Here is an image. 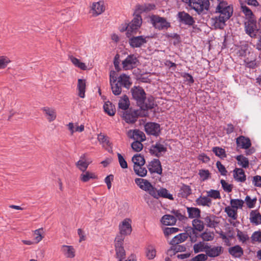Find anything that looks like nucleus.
Masks as SVG:
<instances>
[{
  "mask_svg": "<svg viewBox=\"0 0 261 261\" xmlns=\"http://www.w3.org/2000/svg\"><path fill=\"white\" fill-rule=\"evenodd\" d=\"M91 163V161H85L83 160H79V161L76 163L75 165L80 171H82L83 172H84L86 171L87 169L88 168L89 165Z\"/></svg>",
  "mask_w": 261,
  "mask_h": 261,
  "instance_id": "35",
  "label": "nucleus"
},
{
  "mask_svg": "<svg viewBox=\"0 0 261 261\" xmlns=\"http://www.w3.org/2000/svg\"><path fill=\"white\" fill-rule=\"evenodd\" d=\"M216 166L222 175L225 176L226 175L227 171L224 166L220 161L217 162Z\"/></svg>",
  "mask_w": 261,
  "mask_h": 261,
  "instance_id": "64",
  "label": "nucleus"
},
{
  "mask_svg": "<svg viewBox=\"0 0 261 261\" xmlns=\"http://www.w3.org/2000/svg\"><path fill=\"white\" fill-rule=\"evenodd\" d=\"M224 211L227 214L228 216L233 220H235L238 218L237 210L231 207L227 206L225 207Z\"/></svg>",
  "mask_w": 261,
  "mask_h": 261,
  "instance_id": "40",
  "label": "nucleus"
},
{
  "mask_svg": "<svg viewBox=\"0 0 261 261\" xmlns=\"http://www.w3.org/2000/svg\"><path fill=\"white\" fill-rule=\"evenodd\" d=\"M143 166H134V170L135 173L139 176L144 177L146 175L147 171Z\"/></svg>",
  "mask_w": 261,
  "mask_h": 261,
  "instance_id": "43",
  "label": "nucleus"
},
{
  "mask_svg": "<svg viewBox=\"0 0 261 261\" xmlns=\"http://www.w3.org/2000/svg\"><path fill=\"white\" fill-rule=\"evenodd\" d=\"M152 20L155 28L160 30L167 29L170 27V23L163 17L155 16Z\"/></svg>",
  "mask_w": 261,
  "mask_h": 261,
  "instance_id": "12",
  "label": "nucleus"
},
{
  "mask_svg": "<svg viewBox=\"0 0 261 261\" xmlns=\"http://www.w3.org/2000/svg\"><path fill=\"white\" fill-rule=\"evenodd\" d=\"M142 142L137 140V141H135L132 143L131 147L134 151L139 152L142 150L143 145Z\"/></svg>",
  "mask_w": 261,
  "mask_h": 261,
  "instance_id": "53",
  "label": "nucleus"
},
{
  "mask_svg": "<svg viewBox=\"0 0 261 261\" xmlns=\"http://www.w3.org/2000/svg\"><path fill=\"white\" fill-rule=\"evenodd\" d=\"M251 242L254 243V242H261V232L259 231H257L254 232L251 237Z\"/></svg>",
  "mask_w": 261,
  "mask_h": 261,
  "instance_id": "58",
  "label": "nucleus"
},
{
  "mask_svg": "<svg viewBox=\"0 0 261 261\" xmlns=\"http://www.w3.org/2000/svg\"><path fill=\"white\" fill-rule=\"evenodd\" d=\"M230 203L231 207L238 210L242 208L244 204V201L239 199H232L230 200Z\"/></svg>",
  "mask_w": 261,
  "mask_h": 261,
  "instance_id": "42",
  "label": "nucleus"
},
{
  "mask_svg": "<svg viewBox=\"0 0 261 261\" xmlns=\"http://www.w3.org/2000/svg\"><path fill=\"white\" fill-rule=\"evenodd\" d=\"M197 205L210 207L212 204V200L208 196H200L195 200Z\"/></svg>",
  "mask_w": 261,
  "mask_h": 261,
  "instance_id": "26",
  "label": "nucleus"
},
{
  "mask_svg": "<svg viewBox=\"0 0 261 261\" xmlns=\"http://www.w3.org/2000/svg\"><path fill=\"white\" fill-rule=\"evenodd\" d=\"M238 161V164L243 168H247L249 167V162L248 158L243 155H239L236 157Z\"/></svg>",
  "mask_w": 261,
  "mask_h": 261,
  "instance_id": "34",
  "label": "nucleus"
},
{
  "mask_svg": "<svg viewBox=\"0 0 261 261\" xmlns=\"http://www.w3.org/2000/svg\"><path fill=\"white\" fill-rule=\"evenodd\" d=\"M177 18L180 22L190 26L192 25L195 22L193 18L184 11L178 13Z\"/></svg>",
  "mask_w": 261,
  "mask_h": 261,
  "instance_id": "11",
  "label": "nucleus"
},
{
  "mask_svg": "<svg viewBox=\"0 0 261 261\" xmlns=\"http://www.w3.org/2000/svg\"><path fill=\"white\" fill-rule=\"evenodd\" d=\"M138 62V60L136 57L134 55H130L123 61L122 64L124 70H129L136 67Z\"/></svg>",
  "mask_w": 261,
  "mask_h": 261,
  "instance_id": "9",
  "label": "nucleus"
},
{
  "mask_svg": "<svg viewBox=\"0 0 261 261\" xmlns=\"http://www.w3.org/2000/svg\"><path fill=\"white\" fill-rule=\"evenodd\" d=\"M116 257L119 261H122L125 258V252L123 246H115Z\"/></svg>",
  "mask_w": 261,
  "mask_h": 261,
  "instance_id": "41",
  "label": "nucleus"
},
{
  "mask_svg": "<svg viewBox=\"0 0 261 261\" xmlns=\"http://www.w3.org/2000/svg\"><path fill=\"white\" fill-rule=\"evenodd\" d=\"M257 201L256 197L251 198L250 196L247 195L246 196L244 202H245L247 207L252 208L255 207Z\"/></svg>",
  "mask_w": 261,
  "mask_h": 261,
  "instance_id": "49",
  "label": "nucleus"
},
{
  "mask_svg": "<svg viewBox=\"0 0 261 261\" xmlns=\"http://www.w3.org/2000/svg\"><path fill=\"white\" fill-rule=\"evenodd\" d=\"M70 59L71 62L78 68H80L82 70H86L87 69V66H86L84 63L81 62L78 59L71 56L70 57Z\"/></svg>",
  "mask_w": 261,
  "mask_h": 261,
  "instance_id": "47",
  "label": "nucleus"
},
{
  "mask_svg": "<svg viewBox=\"0 0 261 261\" xmlns=\"http://www.w3.org/2000/svg\"><path fill=\"white\" fill-rule=\"evenodd\" d=\"M117 82L127 89H128L132 84L129 76L125 74H121Z\"/></svg>",
  "mask_w": 261,
  "mask_h": 261,
  "instance_id": "27",
  "label": "nucleus"
},
{
  "mask_svg": "<svg viewBox=\"0 0 261 261\" xmlns=\"http://www.w3.org/2000/svg\"><path fill=\"white\" fill-rule=\"evenodd\" d=\"M91 13L94 16H97L105 10V3L103 1H100L98 2H94L92 4L91 6Z\"/></svg>",
  "mask_w": 261,
  "mask_h": 261,
  "instance_id": "13",
  "label": "nucleus"
},
{
  "mask_svg": "<svg viewBox=\"0 0 261 261\" xmlns=\"http://www.w3.org/2000/svg\"><path fill=\"white\" fill-rule=\"evenodd\" d=\"M236 144L238 147L247 149L251 146V143L249 138L240 136L236 139Z\"/></svg>",
  "mask_w": 261,
  "mask_h": 261,
  "instance_id": "16",
  "label": "nucleus"
},
{
  "mask_svg": "<svg viewBox=\"0 0 261 261\" xmlns=\"http://www.w3.org/2000/svg\"><path fill=\"white\" fill-rule=\"evenodd\" d=\"M61 250L64 255L67 258H73L75 256V249L72 246L62 245Z\"/></svg>",
  "mask_w": 261,
  "mask_h": 261,
  "instance_id": "21",
  "label": "nucleus"
},
{
  "mask_svg": "<svg viewBox=\"0 0 261 261\" xmlns=\"http://www.w3.org/2000/svg\"><path fill=\"white\" fill-rule=\"evenodd\" d=\"M135 181L141 189L145 191H147L152 187V185L147 180L143 178H136Z\"/></svg>",
  "mask_w": 261,
  "mask_h": 261,
  "instance_id": "20",
  "label": "nucleus"
},
{
  "mask_svg": "<svg viewBox=\"0 0 261 261\" xmlns=\"http://www.w3.org/2000/svg\"><path fill=\"white\" fill-rule=\"evenodd\" d=\"M97 139L100 143L102 144L103 146H107L111 148H112V143L108 136L100 133L98 135Z\"/></svg>",
  "mask_w": 261,
  "mask_h": 261,
  "instance_id": "37",
  "label": "nucleus"
},
{
  "mask_svg": "<svg viewBox=\"0 0 261 261\" xmlns=\"http://www.w3.org/2000/svg\"><path fill=\"white\" fill-rule=\"evenodd\" d=\"M212 151L215 155L221 159H224L226 157V152L224 149L219 147H214Z\"/></svg>",
  "mask_w": 261,
  "mask_h": 261,
  "instance_id": "45",
  "label": "nucleus"
},
{
  "mask_svg": "<svg viewBox=\"0 0 261 261\" xmlns=\"http://www.w3.org/2000/svg\"><path fill=\"white\" fill-rule=\"evenodd\" d=\"M228 252L233 257L240 258L243 255L244 251L240 246L237 245L230 247L228 249Z\"/></svg>",
  "mask_w": 261,
  "mask_h": 261,
  "instance_id": "22",
  "label": "nucleus"
},
{
  "mask_svg": "<svg viewBox=\"0 0 261 261\" xmlns=\"http://www.w3.org/2000/svg\"><path fill=\"white\" fill-rule=\"evenodd\" d=\"M159 197L168 198L170 200L173 199L172 195L169 193L168 190L165 188H161L159 190Z\"/></svg>",
  "mask_w": 261,
  "mask_h": 261,
  "instance_id": "52",
  "label": "nucleus"
},
{
  "mask_svg": "<svg viewBox=\"0 0 261 261\" xmlns=\"http://www.w3.org/2000/svg\"><path fill=\"white\" fill-rule=\"evenodd\" d=\"M199 175L202 180L204 181L210 177V173L208 170L201 169L199 171Z\"/></svg>",
  "mask_w": 261,
  "mask_h": 261,
  "instance_id": "61",
  "label": "nucleus"
},
{
  "mask_svg": "<svg viewBox=\"0 0 261 261\" xmlns=\"http://www.w3.org/2000/svg\"><path fill=\"white\" fill-rule=\"evenodd\" d=\"M146 255L148 259H152L155 257L156 255V250L153 245H149L146 247Z\"/></svg>",
  "mask_w": 261,
  "mask_h": 261,
  "instance_id": "38",
  "label": "nucleus"
},
{
  "mask_svg": "<svg viewBox=\"0 0 261 261\" xmlns=\"http://www.w3.org/2000/svg\"><path fill=\"white\" fill-rule=\"evenodd\" d=\"M150 153L155 156L159 158L167 151V148L160 142H156L155 144L152 145L150 148Z\"/></svg>",
  "mask_w": 261,
  "mask_h": 261,
  "instance_id": "8",
  "label": "nucleus"
},
{
  "mask_svg": "<svg viewBox=\"0 0 261 261\" xmlns=\"http://www.w3.org/2000/svg\"><path fill=\"white\" fill-rule=\"evenodd\" d=\"M218 5L216 8V12L220 15L219 17L212 18L210 20L211 24L215 29H223L226 25V21L229 19L233 13V8L228 6L226 1L223 0H217Z\"/></svg>",
  "mask_w": 261,
  "mask_h": 261,
  "instance_id": "1",
  "label": "nucleus"
},
{
  "mask_svg": "<svg viewBox=\"0 0 261 261\" xmlns=\"http://www.w3.org/2000/svg\"><path fill=\"white\" fill-rule=\"evenodd\" d=\"M207 194L208 197H211L215 199L221 198L220 193L218 190L211 189L207 191Z\"/></svg>",
  "mask_w": 261,
  "mask_h": 261,
  "instance_id": "54",
  "label": "nucleus"
},
{
  "mask_svg": "<svg viewBox=\"0 0 261 261\" xmlns=\"http://www.w3.org/2000/svg\"><path fill=\"white\" fill-rule=\"evenodd\" d=\"M233 177L238 182H244L246 180V175L244 170L241 168H236L233 171Z\"/></svg>",
  "mask_w": 261,
  "mask_h": 261,
  "instance_id": "24",
  "label": "nucleus"
},
{
  "mask_svg": "<svg viewBox=\"0 0 261 261\" xmlns=\"http://www.w3.org/2000/svg\"><path fill=\"white\" fill-rule=\"evenodd\" d=\"M193 250L195 253H198L199 252L204 251L205 250V246H204L203 243L200 242L194 245Z\"/></svg>",
  "mask_w": 261,
  "mask_h": 261,
  "instance_id": "56",
  "label": "nucleus"
},
{
  "mask_svg": "<svg viewBox=\"0 0 261 261\" xmlns=\"http://www.w3.org/2000/svg\"><path fill=\"white\" fill-rule=\"evenodd\" d=\"M188 217L190 219H198L200 217L201 211L195 207H187Z\"/></svg>",
  "mask_w": 261,
  "mask_h": 261,
  "instance_id": "25",
  "label": "nucleus"
},
{
  "mask_svg": "<svg viewBox=\"0 0 261 261\" xmlns=\"http://www.w3.org/2000/svg\"><path fill=\"white\" fill-rule=\"evenodd\" d=\"M249 53L248 47L247 46H242L237 51V55L241 57H245L247 54Z\"/></svg>",
  "mask_w": 261,
  "mask_h": 261,
  "instance_id": "63",
  "label": "nucleus"
},
{
  "mask_svg": "<svg viewBox=\"0 0 261 261\" xmlns=\"http://www.w3.org/2000/svg\"><path fill=\"white\" fill-rule=\"evenodd\" d=\"M80 178L82 181L86 182L91 179L97 178V176L93 172L86 171L81 174Z\"/></svg>",
  "mask_w": 261,
  "mask_h": 261,
  "instance_id": "33",
  "label": "nucleus"
},
{
  "mask_svg": "<svg viewBox=\"0 0 261 261\" xmlns=\"http://www.w3.org/2000/svg\"><path fill=\"white\" fill-rule=\"evenodd\" d=\"M189 7L200 13L204 10H208V2L207 0H191Z\"/></svg>",
  "mask_w": 261,
  "mask_h": 261,
  "instance_id": "6",
  "label": "nucleus"
},
{
  "mask_svg": "<svg viewBox=\"0 0 261 261\" xmlns=\"http://www.w3.org/2000/svg\"><path fill=\"white\" fill-rule=\"evenodd\" d=\"M191 194V189L189 186L182 185L179 191L178 195L182 198H187Z\"/></svg>",
  "mask_w": 261,
  "mask_h": 261,
  "instance_id": "32",
  "label": "nucleus"
},
{
  "mask_svg": "<svg viewBox=\"0 0 261 261\" xmlns=\"http://www.w3.org/2000/svg\"><path fill=\"white\" fill-rule=\"evenodd\" d=\"M111 86L113 94L115 95H119L121 94L122 91L121 87L119 85L118 82L111 84Z\"/></svg>",
  "mask_w": 261,
  "mask_h": 261,
  "instance_id": "51",
  "label": "nucleus"
},
{
  "mask_svg": "<svg viewBox=\"0 0 261 261\" xmlns=\"http://www.w3.org/2000/svg\"><path fill=\"white\" fill-rule=\"evenodd\" d=\"M245 28L246 34L252 38H255L260 33L259 30L256 26L255 19H250L245 22Z\"/></svg>",
  "mask_w": 261,
  "mask_h": 261,
  "instance_id": "4",
  "label": "nucleus"
},
{
  "mask_svg": "<svg viewBox=\"0 0 261 261\" xmlns=\"http://www.w3.org/2000/svg\"><path fill=\"white\" fill-rule=\"evenodd\" d=\"M103 109L106 113L110 116H114L115 114V107L112 102L108 101L103 105Z\"/></svg>",
  "mask_w": 261,
  "mask_h": 261,
  "instance_id": "30",
  "label": "nucleus"
},
{
  "mask_svg": "<svg viewBox=\"0 0 261 261\" xmlns=\"http://www.w3.org/2000/svg\"><path fill=\"white\" fill-rule=\"evenodd\" d=\"M119 227L121 234L127 235L130 234L132 230L130 219H125L119 224Z\"/></svg>",
  "mask_w": 261,
  "mask_h": 261,
  "instance_id": "14",
  "label": "nucleus"
},
{
  "mask_svg": "<svg viewBox=\"0 0 261 261\" xmlns=\"http://www.w3.org/2000/svg\"><path fill=\"white\" fill-rule=\"evenodd\" d=\"M148 170L151 173L161 174L162 168L160 161L158 159H154L148 165Z\"/></svg>",
  "mask_w": 261,
  "mask_h": 261,
  "instance_id": "18",
  "label": "nucleus"
},
{
  "mask_svg": "<svg viewBox=\"0 0 261 261\" xmlns=\"http://www.w3.org/2000/svg\"><path fill=\"white\" fill-rule=\"evenodd\" d=\"M86 87V80L79 79L77 81V90L78 91V95L81 98H84L85 96Z\"/></svg>",
  "mask_w": 261,
  "mask_h": 261,
  "instance_id": "23",
  "label": "nucleus"
},
{
  "mask_svg": "<svg viewBox=\"0 0 261 261\" xmlns=\"http://www.w3.org/2000/svg\"><path fill=\"white\" fill-rule=\"evenodd\" d=\"M189 237V233H181L174 237L171 240L172 244H178L184 242Z\"/></svg>",
  "mask_w": 261,
  "mask_h": 261,
  "instance_id": "31",
  "label": "nucleus"
},
{
  "mask_svg": "<svg viewBox=\"0 0 261 261\" xmlns=\"http://www.w3.org/2000/svg\"><path fill=\"white\" fill-rule=\"evenodd\" d=\"M127 135L129 138L136 141L138 140L140 142H143L146 140L145 134L139 129H130L128 131Z\"/></svg>",
  "mask_w": 261,
  "mask_h": 261,
  "instance_id": "10",
  "label": "nucleus"
},
{
  "mask_svg": "<svg viewBox=\"0 0 261 261\" xmlns=\"http://www.w3.org/2000/svg\"><path fill=\"white\" fill-rule=\"evenodd\" d=\"M11 62L10 59L6 57V56H1L0 57V69H4L8 65V63H9Z\"/></svg>",
  "mask_w": 261,
  "mask_h": 261,
  "instance_id": "59",
  "label": "nucleus"
},
{
  "mask_svg": "<svg viewBox=\"0 0 261 261\" xmlns=\"http://www.w3.org/2000/svg\"><path fill=\"white\" fill-rule=\"evenodd\" d=\"M223 189L226 192L229 193L231 192L232 186L231 184L227 183L225 180L221 179L220 181Z\"/></svg>",
  "mask_w": 261,
  "mask_h": 261,
  "instance_id": "60",
  "label": "nucleus"
},
{
  "mask_svg": "<svg viewBox=\"0 0 261 261\" xmlns=\"http://www.w3.org/2000/svg\"><path fill=\"white\" fill-rule=\"evenodd\" d=\"M43 233V228H40L34 231L33 235L34 236V240L35 243H38L43 239L42 234Z\"/></svg>",
  "mask_w": 261,
  "mask_h": 261,
  "instance_id": "44",
  "label": "nucleus"
},
{
  "mask_svg": "<svg viewBox=\"0 0 261 261\" xmlns=\"http://www.w3.org/2000/svg\"><path fill=\"white\" fill-rule=\"evenodd\" d=\"M237 236L240 242L245 243L249 240V237L247 232L242 231L238 229H237Z\"/></svg>",
  "mask_w": 261,
  "mask_h": 261,
  "instance_id": "48",
  "label": "nucleus"
},
{
  "mask_svg": "<svg viewBox=\"0 0 261 261\" xmlns=\"http://www.w3.org/2000/svg\"><path fill=\"white\" fill-rule=\"evenodd\" d=\"M145 130L148 135L158 136L161 132L160 125L155 122H147L144 125Z\"/></svg>",
  "mask_w": 261,
  "mask_h": 261,
  "instance_id": "7",
  "label": "nucleus"
},
{
  "mask_svg": "<svg viewBox=\"0 0 261 261\" xmlns=\"http://www.w3.org/2000/svg\"><path fill=\"white\" fill-rule=\"evenodd\" d=\"M223 248L221 246H205V252L207 256L215 257L219 256L222 252Z\"/></svg>",
  "mask_w": 261,
  "mask_h": 261,
  "instance_id": "15",
  "label": "nucleus"
},
{
  "mask_svg": "<svg viewBox=\"0 0 261 261\" xmlns=\"http://www.w3.org/2000/svg\"><path fill=\"white\" fill-rule=\"evenodd\" d=\"M244 62L247 67L254 69L257 66V63L255 59L250 60L248 58H246L244 60Z\"/></svg>",
  "mask_w": 261,
  "mask_h": 261,
  "instance_id": "57",
  "label": "nucleus"
},
{
  "mask_svg": "<svg viewBox=\"0 0 261 261\" xmlns=\"http://www.w3.org/2000/svg\"><path fill=\"white\" fill-rule=\"evenodd\" d=\"M241 9L243 13L246 16V18L248 19L247 20L255 19L252 11L246 6H242Z\"/></svg>",
  "mask_w": 261,
  "mask_h": 261,
  "instance_id": "46",
  "label": "nucleus"
},
{
  "mask_svg": "<svg viewBox=\"0 0 261 261\" xmlns=\"http://www.w3.org/2000/svg\"><path fill=\"white\" fill-rule=\"evenodd\" d=\"M192 225L194 229L201 231L204 228L203 222L198 219H195L192 221Z\"/></svg>",
  "mask_w": 261,
  "mask_h": 261,
  "instance_id": "50",
  "label": "nucleus"
},
{
  "mask_svg": "<svg viewBox=\"0 0 261 261\" xmlns=\"http://www.w3.org/2000/svg\"><path fill=\"white\" fill-rule=\"evenodd\" d=\"M202 239L205 241H212L214 238V234L213 232H204L201 234Z\"/></svg>",
  "mask_w": 261,
  "mask_h": 261,
  "instance_id": "62",
  "label": "nucleus"
},
{
  "mask_svg": "<svg viewBox=\"0 0 261 261\" xmlns=\"http://www.w3.org/2000/svg\"><path fill=\"white\" fill-rule=\"evenodd\" d=\"M149 37L144 36H133L129 38L128 42L133 48L141 47L147 43Z\"/></svg>",
  "mask_w": 261,
  "mask_h": 261,
  "instance_id": "5",
  "label": "nucleus"
},
{
  "mask_svg": "<svg viewBox=\"0 0 261 261\" xmlns=\"http://www.w3.org/2000/svg\"><path fill=\"white\" fill-rule=\"evenodd\" d=\"M43 111L45 113L48 121L51 122L56 119V113L54 109L48 107H45L43 108Z\"/></svg>",
  "mask_w": 261,
  "mask_h": 261,
  "instance_id": "29",
  "label": "nucleus"
},
{
  "mask_svg": "<svg viewBox=\"0 0 261 261\" xmlns=\"http://www.w3.org/2000/svg\"><path fill=\"white\" fill-rule=\"evenodd\" d=\"M249 219L250 222L255 225L261 224V214L258 210H252L250 212Z\"/></svg>",
  "mask_w": 261,
  "mask_h": 261,
  "instance_id": "19",
  "label": "nucleus"
},
{
  "mask_svg": "<svg viewBox=\"0 0 261 261\" xmlns=\"http://www.w3.org/2000/svg\"><path fill=\"white\" fill-rule=\"evenodd\" d=\"M142 22V20L140 15L136 14L134 19L127 25L125 29H121V31H124L127 30V36L129 37V35H131L129 32L132 33H136L137 31L140 28Z\"/></svg>",
  "mask_w": 261,
  "mask_h": 261,
  "instance_id": "3",
  "label": "nucleus"
},
{
  "mask_svg": "<svg viewBox=\"0 0 261 261\" xmlns=\"http://www.w3.org/2000/svg\"><path fill=\"white\" fill-rule=\"evenodd\" d=\"M204 221L207 227L211 228H215L217 223L215 221L214 219L211 216H206L204 218Z\"/></svg>",
  "mask_w": 261,
  "mask_h": 261,
  "instance_id": "55",
  "label": "nucleus"
},
{
  "mask_svg": "<svg viewBox=\"0 0 261 261\" xmlns=\"http://www.w3.org/2000/svg\"><path fill=\"white\" fill-rule=\"evenodd\" d=\"M138 116L137 111L129 110L123 114V117L126 123H134L137 121Z\"/></svg>",
  "mask_w": 261,
  "mask_h": 261,
  "instance_id": "17",
  "label": "nucleus"
},
{
  "mask_svg": "<svg viewBox=\"0 0 261 261\" xmlns=\"http://www.w3.org/2000/svg\"><path fill=\"white\" fill-rule=\"evenodd\" d=\"M132 161L134 164V166H143L145 161L143 155L140 154H136L132 158Z\"/></svg>",
  "mask_w": 261,
  "mask_h": 261,
  "instance_id": "39",
  "label": "nucleus"
},
{
  "mask_svg": "<svg viewBox=\"0 0 261 261\" xmlns=\"http://www.w3.org/2000/svg\"><path fill=\"white\" fill-rule=\"evenodd\" d=\"M130 92L133 99L142 110H147L153 108V97H150L147 99L146 94L142 87L134 86L131 89Z\"/></svg>",
  "mask_w": 261,
  "mask_h": 261,
  "instance_id": "2",
  "label": "nucleus"
},
{
  "mask_svg": "<svg viewBox=\"0 0 261 261\" xmlns=\"http://www.w3.org/2000/svg\"><path fill=\"white\" fill-rule=\"evenodd\" d=\"M129 106L128 97L126 95H123L119 100L118 103L119 108L123 110H126Z\"/></svg>",
  "mask_w": 261,
  "mask_h": 261,
  "instance_id": "36",
  "label": "nucleus"
},
{
  "mask_svg": "<svg viewBox=\"0 0 261 261\" xmlns=\"http://www.w3.org/2000/svg\"><path fill=\"white\" fill-rule=\"evenodd\" d=\"M176 218L170 215H165L161 219V222L165 225H173L176 222Z\"/></svg>",
  "mask_w": 261,
  "mask_h": 261,
  "instance_id": "28",
  "label": "nucleus"
}]
</instances>
